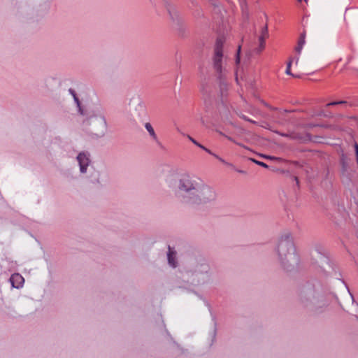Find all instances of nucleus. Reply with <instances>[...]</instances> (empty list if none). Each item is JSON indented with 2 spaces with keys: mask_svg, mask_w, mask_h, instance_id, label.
Here are the masks:
<instances>
[{
  "mask_svg": "<svg viewBox=\"0 0 358 358\" xmlns=\"http://www.w3.org/2000/svg\"><path fill=\"white\" fill-rule=\"evenodd\" d=\"M178 194L183 201L192 204H200L213 200L215 194L210 187H203L200 191L192 180H178Z\"/></svg>",
  "mask_w": 358,
  "mask_h": 358,
  "instance_id": "1",
  "label": "nucleus"
},
{
  "mask_svg": "<svg viewBox=\"0 0 358 358\" xmlns=\"http://www.w3.org/2000/svg\"><path fill=\"white\" fill-rule=\"evenodd\" d=\"M276 252L281 264L287 269L299 263V257L295 252L293 238L290 232L282 234L278 239Z\"/></svg>",
  "mask_w": 358,
  "mask_h": 358,
  "instance_id": "2",
  "label": "nucleus"
},
{
  "mask_svg": "<svg viewBox=\"0 0 358 358\" xmlns=\"http://www.w3.org/2000/svg\"><path fill=\"white\" fill-rule=\"evenodd\" d=\"M225 41L224 37L217 38L214 46V55L213 57V67L217 73L222 72V62L223 58V47Z\"/></svg>",
  "mask_w": 358,
  "mask_h": 358,
  "instance_id": "3",
  "label": "nucleus"
},
{
  "mask_svg": "<svg viewBox=\"0 0 358 358\" xmlns=\"http://www.w3.org/2000/svg\"><path fill=\"white\" fill-rule=\"evenodd\" d=\"M77 160L80 166V172L85 173L90 164V154L85 152H80L77 156Z\"/></svg>",
  "mask_w": 358,
  "mask_h": 358,
  "instance_id": "4",
  "label": "nucleus"
},
{
  "mask_svg": "<svg viewBox=\"0 0 358 358\" xmlns=\"http://www.w3.org/2000/svg\"><path fill=\"white\" fill-rule=\"evenodd\" d=\"M10 281L13 287L20 288L22 287L24 280L20 274L14 273L11 275Z\"/></svg>",
  "mask_w": 358,
  "mask_h": 358,
  "instance_id": "5",
  "label": "nucleus"
},
{
  "mask_svg": "<svg viewBox=\"0 0 358 358\" xmlns=\"http://www.w3.org/2000/svg\"><path fill=\"white\" fill-rule=\"evenodd\" d=\"M268 37V27L266 24L264 27H262L261 35L259 37V48L258 52H261L262 50L265 48V40Z\"/></svg>",
  "mask_w": 358,
  "mask_h": 358,
  "instance_id": "6",
  "label": "nucleus"
},
{
  "mask_svg": "<svg viewBox=\"0 0 358 358\" xmlns=\"http://www.w3.org/2000/svg\"><path fill=\"white\" fill-rule=\"evenodd\" d=\"M145 128L146 129V130L149 133V134L151 136V138L156 142V143L159 146L162 147V145L161 142L159 141V139L157 138V136L155 134V131L152 126L151 125V124L150 122L145 123Z\"/></svg>",
  "mask_w": 358,
  "mask_h": 358,
  "instance_id": "7",
  "label": "nucleus"
},
{
  "mask_svg": "<svg viewBox=\"0 0 358 358\" xmlns=\"http://www.w3.org/2000/svg\"><path fill=\"white\" fill-rule=\"evenodd\" d=\"M209 271H210L209 265L206 263H203L197 266L195 272L197 274L204 275L205 278H208L209 276V275H208Z\"/></svg>",
  "mask_w": 358,
  "mask_h": 358,
  "instance_id": "8",
  "label": "nucleus"
},
{
  "mask_svg": "<svg viewBox=\"0 0 358 358\" xmlns=\"http://www.w3.org/2000/svg\"><path fill=\"white\" fill-rule=\"evenodd\" d=\"M305 43H306V32L303 31V33H301L300 34L297 45L295 48V51L296 52V53L298 55L301 54V52L303 49V47Z\"/></svg>",
  "mask_w": 358,
  "mask_h": 358,
  "instance_id": "9",
  "label": "nucleus"
},
{
  "mask_svg": "<svg viewBox=\"0 0 358 358\" xmlns=\"http://www.w3.org/2000/svg\"><path fill=\"white\" fill-rule=\"evenodd\" d=\"M280 135L282 136H284V137L289 138L290 139H293V140L303 139V137L299 134L295 133V132H290V133H287V134L281 133V134H280Z\"/></svg>",
  "mask_w": 358,
  "mask_h": 358,
  "instance_id": "10",
  "label": "nucleus"
},
{
  "mask_svg": "<svg viewBox=\"0 0 358 358\" xmlns=\"http://www.w3.org/2000/svg\"><path fill=\"white\" fill-rule=\"evenodd\" d=\"M69 91L70 94L73 96V99H74L75 102L76 103L77 106L78 108V110H79L80 113L81 115H83L84 114L83 110L80 106V102L78 97L77 96L76 92L73 89H69Z\"/></svg>",
  "mask_w": 358,
  "mask_h": 358,
  "instance_id": "11",
  "label": "nucleus"
},
{
  "mask_svg": "<svg viewBox=\"0 0 358 358\" xmlns=\"http://www.w3.org/2000/svg\"><path fill=\"white\" fill-rule=\"evenodd\" d=\"M214 157L217 159L220 162H221L223 164H224L227 167H228L231 170L235 171H238V172H242L241 171L237 170L232 164L226 162L224 159L219 157L217 155H216V154L214 155Z\"/></svg>",
  "mask_w": 358,
  "mask_h": 358,
  "instance_id": "12",
  "label": "nucleus"
},
{
  "mask_svg": "<svg viewBox=\"0 0 358 358\" xmlns=\"http://www.w3.org/2000/svg\"><path fill=\"white\" fill-rule=\"evenodd\" d=\"M168 262L171 266H176V254L170 249L168 253Z\"/></svg>",
  "mask_w": 358,
  "mask_h": 358,
  "instance_id": "13",
  "label": "nucleus"
},
{
  "mask_svg": "<svg viewBox=\"0 0 358 358\" xmlns=\"http://www.w3.org/2000/svg\"><path fill=\"white\" fill-rule=\"evenodd\" d=\"M311 294H309L307 292H303L301 293V302L305 305V306H307L308 305V302L309 301H311V299H310V296Z\"/></svg>",
  "mask_w": 358,
  "mask_h": 358,
  "instance_id": "14",
  "label": "nucleus"
},
{
  "mask_svg": "<svg viewBox=\"0 0 358 358\" xmlns=\"http://www.w3.org/2000/svg\"><path fill=\"white\" fill-rule=\"evenodd\" d=\"M347 104H348V103L345 101H332V102L327 103L326 107H329V106H336V105L347 106Z\"/></svg>",
  "mask_w": 358,
  "mask_h": 358,
  "instance_id": "15",
  "label": "nucleus"
},
{
  "mask_svg": "<svg viewBox=\"0 0 358 358\" xmlns=\"http://www.w3.org/2000/svg\"><path fill=\"white\" fill-rule=\"evenodd\" d=\"M292 60H289L287 64V68H286V70H285V73L287 74V75H291L293 77H295L296 78L297 76H294L293 75L292 73H291V65H292Z\"/></svg>",
  "mask_w": 358,
  "mask_h": 358,
  "instance_id": "16",
  "label": "nucleus"
},
{
  "mask_svg": "<svg viewBox=\"0 0 358 358\" xmlns=\"http://www.w3.org/2000/svg\"><path fill=\"white\" fill-rule=\"evenodd\" d=\"M252 161L262 167H265V168L268 167V165L263 162L257 161V160L253 159H252Z\"/></svg>",
  "mask_w": 358,
  "mask_h": 358,
  "instance_id": "17",
  "label": "nucleus"
},
{
  "mask_svg": "<svg viewBox=\"0 0 358 358\" xmlns=\"http://www.w3.org/2000/svg\"><path fill=\"white\" fill-rule=\"evenodd\" d=\"M241 45L238 46L237 50V54L236 57V64H238L240 62V52H241Z\"/></svg>",
  "mask_w": 358,
  "mask_h": 358,
  "instance_id": "18",
  "label": "nucleus"
},
{
  "mask_svg": "<svg viewBox=\"0 0 358 358\" xmlns=\"http://www.w3.org/2000/svg\"><path fill=\"white\" fill-rule=\"evenodd\" d=\"M188 138L196 145L199 147V145H201L199 143H198L195 139H194L190 136H188Z\"/></svg>",
  "mask_w": 358,
  "mask_h": 358,
  "instance_id": "19",
  "label": "nucleus"
},
{
  "mask_svg": "<svg viewBox=\"0 0 358 358\" xmlns=\"http://www.w3.org/2000/svg\"><path fill=\"white\" fill-rule=\"evenodd\" d=\"M355 152H356L357 160L358 162V144L357 143H355Z\"/></svg>",
  "mask_w": 358,
  "mask_h": 358,
  "instance_id": "20",
  "label": "nucleus"
},
{
  "mask_svg": "<svg viewBox=\"0 0 358 358\" xmlns=\"http://www.w3.org/2000/svg\"><path fill=\"white\" fill-rule=\"evenodd\" d=\"M206 152H208V154L213 155L214 157V155H215V153H213L211 150H210L209 149H206L205 150Z\"/></svg>",
  "mask_w": 358,
  "mask_h": 358,
  "instance_id": "21",
  "label": "nucleus"
},
{
  "mask_svg": "<svg viewBox=\"0 0 358 358\" xmlns=\"http://www.w3.org/2000/svg\"><path fill=\"white\" fill-rule=\"evenodd\" d=\"M239 1H240V3H241V6H243V4L245 3V0H239Z\"/></svg>",
  "mask_w": 358,
  "mask_h": 358,
  "instance_id": "22",
  "label": "nucleus"
},
{
  "mask_svg": "<svg viewBox=\"0 0 358 358\" xmlns=\"http://www.w3.org/2000/svg\"><path fill=\"white\" fill-rule=\"evenodd\" d=\"M199 147L201 149H203V150H206V149H207V148L204 147L203 145H202L201 144V145H199Z\"/></svg>",
  "mask_w": 358,
  "mask_h": 358,
  "instance_id": "23",
  "label": "nucleus"
},
{
  "mask_svg": "<svg viewBox=\"0 0 358 358\" xmlns=\"http://www.w3.org/2000/svg\"><path fill=\"white\" fill-rule=\"evenodd\" d=\"M266 158L273 159L274 157H266Z\"/></svg>",
  "mask_w": 358,
  "mask_h": 358,
  "instance_id": "24",
  "label": "nucleus"
},
{
  "mask_svg": "<svg viewBox=\"0 0 358 358\" xmlns=\"http://www.w3.org/2000/svg\"><path fill=\"white\" fill-rule=\"evenodd\" d=\"M299 57H296V62L299 61Z\"/></svg>",
  "mask_w": 358,
  "mask_h": 358,
  "instance_id": "25",
  "label": "nucleus"
}]
</instances>
